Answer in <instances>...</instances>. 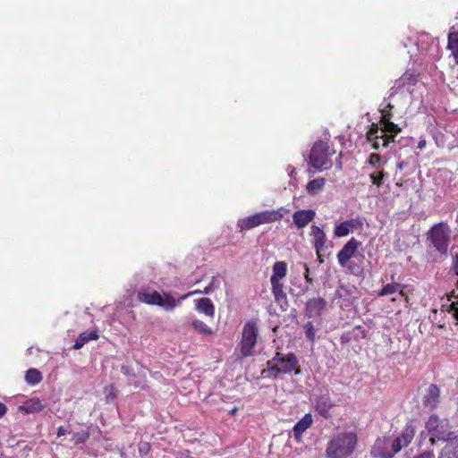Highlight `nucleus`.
Masks as SVG:
<instances>
[{"label":"nucleus","mask_w":458,"mask_h":458,"mask_svg":"<svg viewBox=\"0 0 458 458\" xmlns=\"http://www.w3.org/2000/svg\"><path fill=\"white\" fill-rule=\"evenodd\" d=\"M301 372L299 359L293 352L284 353L276 352L271 360L266 362V369L262 370L265 377L276 378L280 375Z\"/></svg>","instance_id":"f257e3e1"},{"label":"nucleus","mask_w":458,"mask_h":458,"mask_svg":"<svg viewBox=\"0 0 458 458\" xmlns=\"http://www.w3.org/2000/svg\"><path fill=\"white\" fill-rule=\"evenodd\" d=\"M360 244V242L352 237L342 247L336 255L338 264L345 268L349 274L356 276H360L364 270L365 256L363 254L357 255L358 248Z\"/></svg>","instance_id":"f03ea898"},{"label":"nucleus","mask_w":458,"mask_h":458,"mask_svg":"<svg viewBox=\"0 0 458 458\" xmlns=\"http://www.w3.org/2000/svg\"><path fill=\"white\" fill-rule=\"evenodd\" d=\"M358 441V436L353 431L336 433L327 445V458H347L352 455L357 448Z\"/></svg>","instance_id":"7ed1b4c3"},{"label":"nucleus","mask_w":458,"mask_h":458,"mask_svg":"<svg viewBox=\"0 0 458 458\" xmlns=\"http://www.w3.org/2000/svg\"><path fill=\"white\" fill-rule=\"evenodd\" d=\"M402 131L401 128L394 123H372L366 133V139L373 149L386 148L390 142Z\"/></svg>","instance_id":"20e7f679"},{"label":"nucleus","mask_w":458,"mask_h":458,"mask_svg":"<svg viewBox=\"0 0 458 458\" xmlns=\"http://www.w3.org/2000/svg\"><path fill=\"white\" fill-rule=\"evenodd\" d=\"M286 213H288V210L284 208H280L277 210L260 211L239 219L237 222V227L240 232L248 231L260 225L279 221Z\"/></svg>","instance_id":"39448f33"},{"label":"nucleus","mask_w":458,"mask_h":458,"mask_svg":"<svg viewBox=\"0 0 458 458\" xmlns=\"http://www.w3.org/2000/svg\"><path fill=\"white\" fill-rule=\"evenodd\" d=\"M138 300L148 305H156L163 308L165 310H173L180 303L181 300L175 299L168 292H164L162 294L155 290L148 288L140 289L137 294Z\"/></svg>","instance_id":"423d86ee"},{"label":"nucleus","mask_w":458,"mask_h":458,"mask_svg":"<svg viewBox=\"0 0 458 458\" xmlns=\"http://www.w3.org/2000/svg\"><path fill=\"white\" fill-rule=\"evenodd\" d=\"M425 428L429 435V442L433 445L437 441H448L454 437V432L451 431L450 424L447 419H440L437 414L429 416Z\"/></svg>","instance_id":"0eeeda50"},{"label":"nucleus","mask_w":458,"mask_h":458,"mask_svg":"<svg viewBox=\"0 0 458 458\" xmlns=\"http://www.w3.org/2000/svg\"><path fill=\"white\" fill-rule=\"evenodd\" d=\"M451 238V228L445 223L434 225L427 233V239L441 255H446Z\"/></svg>","instance_id":"6e6552de"},{"label":"nucleus","mask_w":458,"mask_h":458,"mask_svg":"<svg viewBox=\"0 0 458 458\" xmlns=\"http://www.w3.org/2000/svg\"><path fill=\"white\" fill-rule=\"evenodd\" d=\"M287 265L284 261H276L273 265V273L270 277L272 293L276 302L280 305L287 304V295L284 292V284L281 282L286 276Z\"/></svg>","instance_id":"1a4fd4ad"},{"label":"nucleus","mask_w":458,"mask_h":458,"mask_svg":"<svg viewBox=\"0 0 458 458\" xmlns=\"http://www.w3.org/2000/svg\"><path fill=\"white\" fill-rule=\"evenodd\" d=\"M258 338V327L257 323L253 320H249L245 323L242 332V338L238 344L241 352L242 358H247L254 354V349Z\"/></svg>","instance_id":"9d476101"},{"label":"nucleus","mask_w":458,"mask_h":458,"mask_svg":"<svg viewBox=\"0 0 458 458\" xmlns=\"http://www.w3.org/2000/svg\"><path fill=\"white\" fill-rule=\"evenodd\" d=\"M335 151L329 150L327 142L318 141L314 144L310 154V164L318 170H327L332 166L330 157Z\"/></svg>","instance_id":"9b49d317"},{"label":"nucleus","mask_w":458,"mask_h":458,"mask_svg":"<svg viewBox=\"0 0 458 458\" xmlns=\"http://www.w3.org/2000/svg\"><path fill=\"white\" fill-rule=\"evenodd\" d=\"M415 436V427L411 423H407L402 433L393 441L391 448L392 453L384 458H392L395 454L399 453L403 447L408 446Z\"/></svg>","instance_id":"f8f14e48"},{"label":"nucleus","mask_w":458,"mask_h":458,"mask_svg":"<svg viewBox=\"0 0 458 458\" xmlns=\"http://www.w3.org/2000/svg\"><path fill=\"white\" fill-rule=\"evenodd\" d=\"M327 308V301L321 297L311 298L305 303L304 312L308 318H318Z\"/></svg>","instance_id":"ddd939ff"},{"label":"nucleus","mask_w":458,"mask_h":458,"mask_svg":"<svg viewBox=\"0 0 458 458\" xmlns=\"http://www.w3.org/2000/svg\"><path fill=\"white\" fill-rule=\"evenodd\" d=\"M439 401L440 388L435 384H430L422 396L423 406L432 411L437 408Z\"/></svg>","instance_id":"4468645a"},{"label":"nucleus","mask_w":458,"mask_h":458,"mask_svg":"<svg viewBox=\"0 0 458 458\" xmlns=\"http://www.w3.org/2000/svg\"><path fill=\"white\" fill-rule=\"evenodd\" d=\"M405 286L400 283L392 282L390 284H386L382 286V288L377 292V296L383 297L387 295H392L396 293H399L401 297L403 298L404 301L409 303V296L404 292Z\"/></svg>","instance_id":"2eb2a0df"},{"label":"nucleus","mask_w":458,"mask_h":458,"mask_svg":"<svg viewBox=\"0 0 458 458\" xmlns=\"http://www.w3.org/2000/svg\"><path fill=\"white\" fill-rule=\"evenodd\" d=\"M316 216V212L313 209H301L295 211L293 215V220L294 225L299 228L307 226Z\"/></svg>","instance_id":"dca6fc26"},{"label":"nucleus","mask_w":458,"mask_h":458,"mask_svg":"<svg viewBox=\"0 0 458 458\" xmlns=\"http://www.w3.org/2000/svg\"><path fill=\"white\" fill-rule=\"evenodd\" d=\"M310 235L313 237V246L316 252H322L327 248V235L325 232L318 225H311Z\"/></svg>","instance_id":"f3484780"},{"label":"nucleus","mask_w":458,"mask_h":458,"mask_svg":"<svg viewBox=\"0 0 458 458\" xmlns=\"http://www.w3.org/2000/svg\"><path fill=\"white\" fill-rule=\"evenodd\" d=\"M334 404L328 395H320L317 398L315 403L316 411L324 419H329L332 416L331 409Z\"/></svg>","instance_id":"a211bd4d"},{"label":"nucleus","mask_w":458,"mask_h":458,"mask_svg":"<svg viewBox=\"0 0 458 458\" xmlns=\"http://www.w3.org/2000/svg\"><path fill=\"white\" fill-rule=\"evenodd\" d=\"M446 442L438 458H458V437L454 436Z\"/></svg>","instance_id":"6ab92c4d"},{"label":"nucleus","mask_w":458,"mask_h":458,"mask_svg":"<svg viewBox=\"0 0 458 458\" xmlns=\"http://www.w3.org/2000/svg\"><path fill=\"white\" fill-rule=\"evenodd\" d=\"M312 422L313 420L311 414L307 413L293 426V435L298 441L301 439L303 432L312 425Z\"/></svg>","instance_id":"aec40b11"},{"label":"nucleus","mask_w":458,"mask_h":458,"mask_svg":"<svg viewBox=\"0 0 458 458\" xmlns=\"http://www.w3.org/2000/svg\"><path fill=\"white\" fill-rule=\"evenodd\" d=\"M454 29V27H452L447 35L446 49L451 52V55L454 57L455 64H458V31Z\"/></svg>","instance_id":"412c9836"},{"label":"nucleus","mask_w":458,"mask_h":458,"mask_svg":"<svg viewBox=\"0 0 458 458\" xmlns=\"http://www.w3.org/2000/svg\"><path fill=\"white\" fill-rule=\"evenodd\" d=\"M195 308L199 312L205 314L209 318L215 316V306L209 298H200L195 301Z\"/></svg>","instance_id":"4be33fe9"},{"label":"nucleus","mask_w":458,"mask_h":458,"mask_svg":"<svg viewBox=\"0 0 458 458\" xmlns=\"http://www.w3.org/2000/svg\"><path fill=\"white\" fill-rule=\"evenodd\" d=\"M99 338V335L98 330L92 331H85L79 335L75 343L73 344V348L79 350L84 346L90 340H98Z\"/></svg>","instance_id":"5701e85b"},{"label":"nucleus","mask_w":458,"mask_h":458,"mask_svg":"<svg viewBox=\"0 0 458 458\" xmlns=\"http://www.w3.org/2000/svg\"><path fill=\"white\" fill-rule=\"evenodd\" d=\"M326 184V180L322 177L311 180L308 182L306 190L310 195H317L322 191Z\"/></svg>","instance_id":"b1692460"},{"label":"nucleus","mask_w":458,"mask_h":458,"mask_svg":"<svg viewBox=\"0 0 458 458\" xmlns=\"http://www.w3.org/2000/svg\"><path fill=\"white\" fill-rule=\"evenodd\" d=\"M191 327L199 335H212L214 331L205 322L200 319L195 318L191 322Z\"/></svg>","instance_id":"393cba45"},{"label":"nucleus","mask_w":458,"mask_h":458,"mask_svg":"<svg viewBox=\"0 0 458 458\" xmlns=\"http://www.w3.org/2000/svg\"><path fill=\"white\" fill-rule=\"evenodd\" d=\"M25 380L30 385L38 384L42 380L41 372L37 369H30L26 372Z\"/></svg>","instance_id":"a878e982"},{"label":"nucleus","mask_w":458,"mask_h":458,"mask_svg":"<svg viewBox=\"0 0 458 458\" xmlns=\"http://www.w3.org/2000/svg\"><path fill=\"white\" fill-rule=\"evenodd\" d=\"M394 108V105L388 103L382 110H381V117L379 120L380 123H392L391 118L393 116V109Z\"/></svg>","instance_id":"bb28decb"},{"label":"nucleus","mask_w":458,"mask_h":458,"mask_svg":"<svg viewBox=\"0 0 458 458\" xmlns=\"http://www.w3.org/2000/svg\"><path fill=\"white\" fill-rule=\"evenodd\" d=\"M386 176V172L384 169H380L376 173H371L369 174L370 181L373 185H376L377 188L381 187L383 184V180Z\"/></svg>","instance_id":"cd10ccee"},{"label":"nucleus","mask_w":458,"mask_h":458,"mask_svg":"<svg viewBox=\"0 0 458 458\" xmlns=\"http://www.w3.org/2000/svg\"><path fill=\"white\" fill-rule=\"evenodd\" d=\"M89 432L87 430H83L81 432L74 433L71 438V441L74 445L84 444L89 438Z\"/></svg>","instance_id":"c85d7f7f"},{"label":"nucleus","mask_w":458,"mask_h":458,"mask_svg":"<svg viewBox=\"0 0 458 458\" xmlns=\"http://www.w3.org/2000/svg\"><path fill=\"white\" fill-rule=\"evenodd\" d=\"M443 308L446 307V311L449 313L452 318L455 320V325H458V297L456 301H453L448 305H443Z\"/></svg>","instance_id":"c756f323"},{"label":"nucleus","mask_w":458,"mask_h":458,"mask_svg":"<svg viewBox=\"0 0 458 458\" xmlns=\"http://www.w3.org/2000/svg\"><path fill=\"white\" fill-rule=\"evenodd\" d=\"M368 331L362 326H355L352 329V338L359 342L367 337Z\"/></svg>","instance_id":"7c9ffc66"},{"label":"nucleus","mask_w":458,"mask_h":458,"mask_svg":"<svg viewBox=\"0 0 458 458\" xmlns=\"http://www.w3.org/2000/svg\"><path fill=\"white\" fill-rule=\"evenodd\" d=\"M351 232L352 230L350 229L345 221L342 222L335 228V235L336 237H344L348 235Z\"/></svg>","instance_id":"2f4dec72"},{"label":"nucleus","mask_w":458,"mask_h":458,"mask_svg":"<svg viewBox=\"0 0 458 458\" xmlns=\"http://www.w3.org/2000/svg\"><path fill=\"white\" fill-rule=\"evenodd\" d=\"M303 327L305 330L306 338L310 342V344H313L316 339V333L312 322H307Z\"/></svg>","instance_id":"473e14b6"},{"label":"nucleus","mask_w":458,"mask_h":458,"mask_svg":"<svg viewBox=\"0 0 458 458\" xmlns=\"http://www.w3.org/2000/svg\"><path fill=\"white\" fill-rule=\"evenodd\" d=\"M381 156L376 153H372L369 155L367 163L371 165L372 167L377 169L379 168V165L381 164Z\"/></svg>","instance_id":"72a5a7b5"},{"label":"nucleus","mask_w":458,"mask_h":458,"mask_svg":"<svg viewBox=\"0 0 458 458\" xmlns=\"http://www.w3.org/2000/svg\"><path fill=\"white\" fill-rule=\"evenodd\" d=\"M345 222L347 223L348 226L350 227V229L352 231L357 230V229H361L363 226V222H362L361 218H360V217L352 218V219L346 220Z\"/></svg>","instance_id":"f704fd0d"},{"label":"nucleus","mask_w":458,"mask_h":458,"mask_svg":"<svg viewBox=\"0 0 458 458\" xmlns=\"http://www.w3.org/2000/svg\"><path fill=\"white\" fill-rule=\"evenodd\" d=\"M209 292H210L209 287H206L204 291H199V290L192 291V292L187 293L186 294L181 295L180 300H181V301H182L186 300L187 298H189L190 296H192L194 294H199V293L208 294V293H209Z\"/></svg>","instance_id":"c9c22d12"},{"label":"nucleus","mask_w":458,"mask_h":458,"mask_svg":"<svg viewBox=\"0 0 458 458\" xmlns=\"http://www.w3.org/2000/svg\"><path fill=\"white\" fill-rule=\"evenodd\" d=\"M302 266L304 268V278L308 284H311L313 279L310 277L309 266L306 263H303Z\"/></svg>","instance_id":"e433bc0d"},{"label":"nucleus","mask_w":458,"mask_h":458,"mask_svg":"<svg viewBox=\"0 0 458 458\" xmlns=\"http://www.w3.org/2000/svg\"><path fill=\"white\" fill-rule=\"evenodd\" d=\"M352 340H353L352 338V335H351V333H344L341 336H340V343L342 344H349Z\"/></svg>","instance_id":"4c0bfd02"},{"label":"nucleus","mask_w":458,"mask_h":458,"mask_svg":"<svg viewBox=\"0 0 458 458\" xmlns=\"http://www.w3.org/2000/svg\"><path fill=\"white\" fill-rule=\"evenodd\" d=\"M414 458H435V454L433 451H425L416 455Z\"/></svg>","instance_id":"58836bf2"},{"label":"nucleus","mask_w":458,"mask_h":458,"mask_svg":"<svg viewBox=\"0 0 458 458\" xmlns=\"http://www.w3.org/2000/svg\"><path fill=\"white\" fill-rule=\"evenodd\" d=\"M7 411V407L3 403H0V418L4 417Z\"/></svg>","instance_id":"ea45409f"},{"label":"nucleus","mask_w":458,"mask_h":458,"mask_svg":"<svg viewBox=\"0 0 458 458\" xmlns=\"http://www.w3.org/2000/svg\"><path fill=\"white\" fill-rule=\"evenodd\" d=\"M426 146H427V141H426V140L421 139V140H420V141L418 142V146H417V148H418L419 149L422 150L423 148H426Z\"/></svg>","instance_id":"a19ab883"},{"label":"nucleus","mask_w":458,"mask_h":458,"mask_svg":"<svg viewBox=\"0 0 458 458\" xmlns=\"http://www.w3.org/2000/svg\"><path fill=\"white\" fill-rule=\"evenodd\" d=\"M65 434H66V429L63 426H60L57 428V437H62V436H64Z\"/></svg>","instance_id":"79ce46f5"},{"label":"nucleus","mask_w":458,"mask_h":458,"mask_svg":"<svg viewBox=\"0 0 458 458\" xmlns=\"http://www.w3.org/2000/svg\"><path fill=\"white\" fill-rule=\"evenodd\" d=\"M121 370H122V372H123L124 375H129V374H130V371H129L128 367L122 366Z\"/></svg>","instance_id":"37998d69"},{"label":"nucleus","mask_w":458,"mask_h":458,"mask_svg":"<svg viewBox=\"0 0 458 458\" xmlns=\"http://www.w3.org/2000/svg\"><path fill=\"white\" fill-rule=\"evenodd\" d=\"M317 254V258H318V260L320 264H322L324 262V259L322 258V255H321V252H316Z\"/></svg>","instance_id":"c03bdc74"},{"label":"nucleus","mask_w":458,"mask_h":458,"mask_svg":"<svg viewBox=\"0 0 458 458\" xmlns=\"http://www.w3.org/2000/svg\"><path fill=\"white\" fill-rule=\"evenodd\" d=\"M238 411V408L234 406L232 410L229 411V414L234 416Z\"/></svg>","instance_id":"a18cd8bd"},{"label":"nucleus","mask_w":458,"mask_h":458,"mask_svg":"<svg viewBox=\"0 0 458 458\" xmlns=\"http://www.w3.org/2000/svg\"><path fill=\"white\" fill-rule=\"evenodd\" d=\"M342 292H345L347 293L348 290L344 287H341L339 290H337L336 293L339 295V296H342Z\"/></svg>","instance_id":"49530a36"},{"label":"nucleus","mask_w":458,"mask_h":458,"mask_svg":"<svg viewBox=\"0 0 458 458\" xmlns=\"http://www.w3.org/2000/svg\"><path fill=\"white\" fill-rule=\"evenodd\" d=\"M36 404H37V406H38V407H37V410H38V411H40V410H42V409H43V405L41 404V402H40L39 400H38V401L36 402Z\"/></svg>","instance_id":"de8ad7c7"},{"label":"nucleus","mask_w":458,"mask_h":458,"mask_svg":"<svg viewBox=\"0 0 458 458\" xmlns=\"http://www.w3.org/2000/svg\"><path fill=\"white\" fill-rule=\"evenodd\" d=\"M110 396H112V399H114V395H112V394H106V397H107V398H109Z\"/></svg>","instance_id":"09e8293b"},{"label":"nucleus","mask_w":458,"mask_h":458,"mask_svg":"<svg viewBox=\"0 0 458 458\" xmlns=\"http://www.w3.org/2000/svg\"><path fill=\"white\" fill-rule=\"evenodd\" d=\"M110 396H112V399H114V395H112V394H106V397H107V398H109Z\"/></svg>","instance_id":"8fccbe9b"},{"label":"nucleus","mask_w":458,"mask_h":458,"mask_svg":"<svg viewBox=\"0 0 458 458\" xmlns=\"http://www.w3.org/2000/svg\"><path fill=\"white\" fill-rule=\"evenodd\" d=\"M397 301V298L396 297H393L391 298V301Z\"/></svg>","instance_id":"3c124183"},{"label":"nucleus","mask_w":458,"mask_h":458,"mask_svg":"<svg viewBox=\"0 0 458 458\" xmlns=\"http://www.w3.org/2000/svg\"><path fill=\"white\" fill-rule=\"evenodd\" d=\"M455 384H456V386H458V377H457V380H456V383H455Z\"/></svg>","instance_id":"603ef678"},{"label":"nucleus","mask_w":458,"mask_h":458,"mask_svg":"<svg viewBox=\"0 0 458 458\" xmlns=\"http://www.w3.org/2000/svg\"><path fill=\"white\" fill-rule=\"evenodd\" d=\"M457 287H458V283H457Z\"/></svg>","instance_id":"864d4df0"}]
</instances>
